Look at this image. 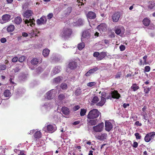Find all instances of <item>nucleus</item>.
Instances as JSON below:
<instances>
[{
	"mask_svg": "<svg viewBox=\"0 0 155 155\" xmlns=\"http://www.w3.org/2000/svg\"><path fill=\"white\" fill-rule=\"evenodd\" d=\"M100 112L96 109L91 110L87 116L88 119H94L97 118L100 115Z\"/></svg>",
	"mask_w": 155,
	"mask_h": 155,
	"instance_id": "1",
	"label": "nucleus"
},
{
	"mask_svg": "<svg viewBox=\"0 0 155 155\" xmlns=\"http://www.w3.org/2000/svg\"><path fill=\"white\" fill-rule=\"evenodd\" d=\"M71 33L72 31L70 28H64L62 31L60 35L63 38H67L70 37Z\"/></svg>",
	"mask_w": 155,
	"mask_h": 155,
	"instance_id": "2",
	"label": "nucleus"
},
{
	"mask_svg": "<svg viewBox=\"0 0 155 155\" xmlns=\"http://www.w3.org/2000/svg\"><path fill=\"white\" fill-rule=\"evenodd\" d=\"M120 97V95L118 91L114 90L110 91L109 95L106 97V98L107 99H110L111 100H112L113 98L118 99Z\"/></svg>",
	"mask_w": 155,
	"mask_h": 155,
	"instance_id": "3",
	"label": "nucleus"
},
{
	"mask_svg": "<svg viewBox=\"0 0 155 155\" xmlns=\"http://www.w3.org/2000/svg\"><path fill=\"white\" fill-rule=\"evenodd\" d=\"M95 137L97 140L102 141H104L107 139V134L105 133H101L97 134L95 135Z\"/></svg>",
	"mask_w": 155,
	"mask_h": 155,
	"instance_id": "4",
	"label": "nucleus"
},
{
	"mask_svg": "<svg viewBox=\"0 0 155 155\" xmlns=\"http://www.w3.org/2000/svg\"><path fill=\"white\" fill-rule=\"evenodd\" d=\"M56 93V91L55 90L52 89L47 92L45 98L48 100L52 99L54 97Z\"/></svg>",
	"mask_w": 155,
	"mask_h": 155,
	"instance_id": "5",
	"label": "nucleus"
},
{
	"mask_svg": "<svg viewBox=\"0 0 155 155\" xmlns=\"http://www.w3.org/2000/svg\"><path fill=\"white\" fill-rule=\"evenodd\" d=\"M104 127L103 123H101L93 127V130L96 132H100L102 131Z\"/></svg>",
	"mask_w": 155,
	"mask_h": 155,
	"instance_id": "6",
	"label": "nucleus"
},
{
	"mask_svg": "<svg viewBox=\"0 0 155 155\" xmlns=\"http://www.w3.org/2000/svg\"><path fill=\"white\" fill-rule=\"evenodd\" d=\"M84 23V21L83 19L78 18L74 20L73 24L74 26L81 25H83Z\"/></svg>",
	"mask_w": 155,
	"mask_h": 155,
	"instance_id": "7",
	"label": "nucleus"
},
{
	"mask_svg": "<svg viewBox=\"0 0 155 155\" xmlns=\"http://www.w3.org/2000/svg\"><path fill=\"white\" fill-rule=\"evenodd\" d=\"M77 66V64L76 62L74 61L70 62L68 65V68L67 69L66 71L68 72H69L70 69L71 70L75 69L76 68Z\"/></svg>",
	"mask_w": 155,
	"mask_h": 155,
	"instance_id": "8",
	"label": "nucleus"
},
{
	"mask_svg": "<svg viewBox=\"0 0 155 155\" xmlns=\"http://www.w3.org/2000/svg\"><path fill=\"white\" fill-rule=\"evenodd\" d=\"M97 28L101 32L105 31L107 30V26L105 23H101L97 27Z\"/></svg>",
	"mask_w": 155,
	"mask_h": 155,
	"instance_id": "9",
	"label": "nucleus"
},
{
	"mask_svg": "<svg viewBox=\"0 0 155 155\" xmlns=\"http://www.w3.org/2000/svg\"><path fill=\"white\" fill-rule=\"evenodd\" d=\"M2 20L1 21V23L3 24L10 21L11 16L8 14L3 15L2 17Z\"/></svg>",
	"mask_w": 155,
	"mask_h": 155,
	"instance_id": "10",
	"label": "nucleus"
},
{
	"mask_svg": "<svg viewBox=\"0 0 155 155\" xmlns=\"http://www.w3.org/2000/svg\"><path fill=\"white\" fill-rule=\"evenodd\" d=\"M113 125L110 122L108 121H106L105 122V130L106 131L109 132L113 128Z\"/></svg>",
	"mask_w": 155,
	"mask_h": 155,
	"instance_id": "11",
	"label": "nucleus"
},
{
	"mask_svg": "<svg viewBox=\"0 0 155 155\" xmlns=\"http://www.w3.org/2000/svg\"><path fill=\"white\" fill-rule=\"evenodd\" d=\"M48 131L51 133H53L56 130V127L55 125H47L46 127Z\"/></svg>",
	"mask_w": 155,
	"mask_h": 155,
	"instance_id": "12",
	"label": "nucleus"
},
{
	"mask_svg": "<svg viewBox=\"0 0 155 155\" xmlns=\"http://www.w3.org/2000/svg\"><path fill=\"white\" fill-rule=\"evenodd\" d=\"M25 23L27 24V25L28 26L29 25H30L31 27H33L34 26L35 24L34 22L35 21L34 19L32 18V19L29 18V19H25L24 21Z\"/></svg>",
	"mask_w": 155,
	"mask_h": 155,
	"instance_id": "13",
	"label": "nucleus"
},
{
	"mask_svg": "<svg viewBox=\"0 0 155 155\" xmlns=\"http://www.w3.org/2000/svg\"><path fill=\"white\" fill-rule=\"evenodd\" d=\"M90 37V34L89 31H84L82 34L81 40L82 41H84L89 38Z\"/></svg>",
	"mask_w": 155,
	"mask_h": 155,
	"instance_id": "14",
	"label": "nucleus"
},
{
	"mask_svg": "<svg viewBox=\"0 0 155 155\" xmlns=\"http://www.w3.org/2000/svg\"><path fill=\"white\" fill-rule=\"evenodd\" d=\"M120 14L119 12H117L113 15L112 16L113 21L114 22L117 21L120 17Z\"/></svg>",
	"mask_w": 155,
	"mask_h": 155,
	"instance_id": "15",
	"label": "nucleus"
},
{
	"mask_svg": "<svg viewBox=\"0 0 155 155\" xmlns=\"http://www.w3.org/2000/svg\"><path fill=\"white\" fill-rule=\"evenodd\" d=\"M46 21L47 20L45 17L42 16L37 20V22L38 25H41L46 23Z\"/></svg>",
	"mask_w": 155,
	"mask_h": 155,
	"instance_id": "16",
	"label": "nucleus"
},
{
	"mask_svg": "<svg viewBox=\"0 0 155 155\" xmlns=\"http://www.w3.org/2000/svg\"><path fill=\"white\" fill-rule=\"evenodd\" d=\"M124 31V29L123 26H119L115 30L116 33L118 35H120L121 34H123Z\"/></svg>",
	"mask_w": 155,
	"mask_h": 155,
	"instance_id": "17",
	"label": "nucleus"
},
{
	"mask_svg": "<svg viewBox=\"0 0 155 155\" xmlns=\"http://www.w3.org/2000/svg\"><path fill=\"white\" fill-rule=\"evenodd\" d=\"M96 14L95 13L93 12H89L87 15V17L89 19H94L96 17Z\"/></svg>",
	"mask_w": 155,
	"mask_h": 155,
	"instance_id": "18",
	"label": "nucleus"
},
{
	"mask_svg": "<svg viewBox=\"0 0 155 155\" xmlns=\"http://www.w3.org/2000/svg\"><path fill=\"white\" fill-rule=\"evenodd\" d=\"M61 67L60 66H56L53 68L51 72L52 75H54L58 74L60 71Z\"/></svg>",
	"mask_w": 155,
	"mask_h": 155,
	"instance_id": "19",
	"label": "nucleus"
},
{
	"mask_svg": "<svg viewBox=\"0 0 155 155\" xmlns=\"http://www.w3.org/2000/svg\"><path fill=\"white\" fill-rule=\"evenodd\" d=\"M33 12L31 10H27L24 12L23 16L24 17L28 18L31 16Z\"/></svg>",
	"mask_w": 155,
	"mask_h": 155,
	"instance_id": "20",
	"label": "nucleus"
},
{
	"mask_svg": "<svg viewBox=\"0 0 155 155\" xmlns=\"http://www.w3.org/2000/svg\"><path fill=\"white\" fill-rule=\"evenodd\" d=\"M87 121L89 124L91 125H94L96 124L97 122V120L95 119H88L87 120Z\"/></svg>",
	"mask_w": 155,
	"mask_h": 155,
	"instance_id": "21",
	"label": "nucleus"
},
{
	"mask_svg": "<svg viewBox=\"0 0 155 155\" xmlns=\"http://www.w3.org/2000/svg\"><path fill=\"white\" fill-rule=\"evenodd\" d=\"M107 56V53L105 52H102L100 53L99 57L97 58L98 61L103 59L105 56Z\"/></svg>",
	"mask_w": 155,
	"mask_h": 155,
	"instance_id": "22",
	"label": "nucleus"
},
{
	"mask_svg": "<svg viewBox=\"0 0 155 155\" xmlns=\"http://www.w3.org/2000/svg\"><path fill=\"white\" fill-rule=\"evenodd\" d=\"M149 136L150 137V141L155 140V132H152L148 133Z\"/></svg>",
	"mask_w": 155,
	"mask_h": 155,
	"instance_id": "23",
	"label": "nucleus"
},
{
	"mask_svg": "<svg viewBox=\"0 0 155 155\" xmlns=\"http://www.w3.org/2000/svg\"><path fill=\"white\" fill-rule=\"evenodd\" d=\"M41 60L40 59H38L37 58H35L32 59L31 61L32 64L33 65H36L38 63L41 62Z\"/></svg>",
	"mask_w": 155,
	"mask_h": 155,
	"instance_id": "24",
	"label": "nucleus"
},
{
	"mask_svg": "<svg viewBox=\"0 0 155 155\" xmlns=\"http://www.w3.org/2000/svg\"><path fill=\"white\" fill-rule=\"evenodd\" d=\"M106 102V99L103 97H101V101L97 104V105L98 106H102L105 104Z\"/></svg>",
	"mask_w": 155,
	"mask_h": 155,
	"instance_id": "25",
	"label": "nucleus"
},
{
	"mask_svg": "<svg viewBox=\"0 0 155 155\" xmlns=\"http://www.w3.org/2000/svg\"><path fill=\"white\" fill-rule=\"evenodd\" d=\"M62 111L63 113L65 115H68L69 113V109L66 107H62Z\"/></svg>",
	"mask_w": 155,
	"mask_h": 155,
	"instance_id": "26",
	"label": "nucleus"
},
{
	"mask_svg": "<svg viewBox=\"0 0 155 155\" xmlns=\"http://www.w3.org/2000/svg\"><path fill=\"white\" fill-rule=\"evenodd\" d=\"M50 50L48 48H45L43 50L42 54L44 57H47L49 53Z\"/></svg>",
	"mask_w": 155,
	"mask_h": 155,
	"instance_id": "27",
	"label": "nucleus"
},
{
	"mask_svg": "<svg viewBox=\"0 0 155 155\" xmlns=\"http://www.w3.org/2000/svg\"><path fill=\"white\" fill-rule=\"evenodd\" d=\"M52 105L51 103H49L48 102H46L45 103L43 107L47 110H49L51 109L52 107Z\"/></svg>",
	"mask_w": 155,
	"mask_h": 155,
	"instance_id": "28",
	"label": "nucleus"
},
{
	"mask_svg": "<svg viewBox=\"0 0 155 155\" xmlns=\"http://www.w3.org/2000/svg\"><path fill=\"white\" fill-rule=\"evenodd\" d=\"M14 21L15 24H19L21 22L22 19L20 17L18 16L15 18Z\"/></svg>",
	"mask_w": 155,
	"mask_h": 155,
	"instance_id": "29",
	"label": "nucleus"
},
{
	"mask_svg": "<svg viewBox=\"0 0 155 155\" xmlns=\"http://www.w3.org/2000/svg\"><path fill=\"white\" fill-rule=\"evenodd\" d=\"M14 25H11L8 27L7 30L8 32H12L14 30Z\"/></svg>",
	"mask_w": 155,
	"mask_h": 155,
	"instance_id": "30",
	"label": "nucleus"
},
{
	"mask_svg": "<svg viewBox=\"0 0 155 155\" xmlns=\"http://www.w3.org/2000/svg\"><path fill=\"white\" fill-rule=\"evenodd\" d=\"M4 94L5 97H11L12 94L10 91L8 90H6L4 92Z\"/></svg>",
	"mask_w": 155,
	"mask_h": 155,
	"instance_id": "31",
	"label": "nucleus"
},
{
	"mask_svg": "<svg viewBox=\"0 0 155 155\" xmlns=\"http://www.w3.org/2000/svg\"><path fill=\"white\" fill-rule=\"evenodd\" d=\"M143 22L144 25L148 26L150 23V20L147 18H145L143 20Z\"/></svg>",
	"mask_w": 155,
	"mask_h": 155,
	"instance_id": "32",
	"label": "nucleus"
},
{
	"mask_svg": "<svg viewBox=\"0 0 155 155\" xmlns=\"http://www.w3.org/2000/svg\"><path fill=\"white\" fill-rule=\"evenodd\" d=\"M148 4V7L150 9H152L155 6V3L153 2L150 1Z\"/></svg>",
	"mask_w": 155,
	"mask_h": 155,
	"instance_id": "33",
	"label": "nucleus"
},
{
	"mask_svg": "<svg viewBox=\"0 0 155 155\" xmlns=\"http://www.w3.org/2000/svg\"><path fill=\"white\" fill-rule=\"evenodd\" d=\"M85 46V44L83 42H82L78 44V48L79 50H82Z\"/></svg>",
	"mask_w": 155,
	"mask_h": 155,
	"instance_id": "34",
	"label": "nucleus"
},
{
	"mask_svg": "<svg viewBox=\"0 0 155 155\" xmlns=\"http://www.w3.org/2000/svg\"><path fill=\"white\" fill-rule=\"evenodd\" d=\"M139 87L136 84H133L131 87V88L134 91H136L139 89Z\"/></svg>",
	"mask_w": 155,
	"mask_h": 155,
	"instance_id": "35",
	"label": "nucleus"
},
{
	"mask_svg": "<svg viewBox=\"0 0 155 155\" xmlns=\"http://www.w3.org/2000/svg\"><path fill=\"white\" fill-rule=\"evenodd\" d=\"M72 10V8L70 7H68L64 11V14L66 15H69L71 13Z\"/></svg>",
	"mask_w": 155,
	"mask_h": 155,
	"instance_id": "36",
	"label": "nucleus"
},
{
	"mask_svg": "<svg viewBox=\"0 0 155 155\" xmlns=\"http://www.w3.org/2000/svg\"><path fill=\"white\" fill-rule=\"evenodd\" d=\"M41 133L40 131H37L34 134V137L36 138H39L41 137Z\"/></svg>",
	"mask_w": 155,
	"mask_h": 155,
	"instance_id": "37",
	"label": "nucleus"
},
{
	"mask_svg": "<svg viewBox=\"0 0 155 155\" xmlns=\"http://www.w3.org/2000/svg\"><path fill=\"white\" fill-rule=\"evenodd\" d=\"M65 94H60L58 97V98L60 101H62L65 99Z\"/></svg>",
	"mask_w": 155,
	"mask_h": 155,
	"instance_id": "38",
	"label": "nucleus"
},
{
	"mask_svg": "<svg viewBox=\"0 0 155 155\" xmlns=\"http://www.w3.org/2000/svg\"><path fill=\"white\" fill-rule=\"evenodd\" d=\"M99 100V99L98 97L97 96H95L92 99L91 102L93 104H95L97 103Z\"/></svg>",
	"mask_w": 155,
	"mask_h": 155,
	"instance_id": "39",
	"label": "nucleus"
},
{
	"mask_svg": "<svg viewBox=\"0 0 155 155\" xmlns=\"http://www.w3.org/2000/svg\"><path fill=\"white\" fill-rule=\"evenodd\" d=\"M141 115L143 117V118L144 119V121L145 122L147 120L148 116L147 114L145 112H142Z\"/></svg>",
	"mask_w": 155,
	"mask_h": 155,
	"instance_id": "40",
	"label": "nucleus"
},
{
	"mask_svg": "<svg viewBox=\"0 0 155 155\" xmlns=\"http://www.w3.org/2000/svg\"><path fill=\"white\" fill-rule=\"evenodd\" d=\"M144 92L145 94H147L151 89V87H144Z\"/></svg>",
	"mask_w": 155,
	"mask_h": 155,
	"instance_id": "41",
	"label": "nucleus"
},
{
	"mask_svg": "<svg viewBox=\"0 0 155 155\" xmlns=\"http://www.w3.org/2000/svg\"><path fill=\"white\" fill-rule=\"evenodd\" d=\"M62 78L58 77L54 79V81L56 83H58L60 82V81L62 79Z\"/></svg>",
	"mask_w": 155,
	"mask_h": 155,
	"instance_id": "42",
	"label": "nucleus"
},
{
	"mask_svg": "<svg viewBox=\"0 0 155 155\" xmlns=\"http://www.w3.org/2000/svg\"><path fill=\"white\" fill-rule=\"evenodd\" d=\"M86 112V110L83 109H81L80 113V115L81 116H84Z\"/></svg>",
	"mask_w": 155,
	"mask_h": 155,
	"instance_id": "43",
	"label": "nucleus"
},
{
	"mask_svg": "<svg viewBox=\"0 0 155 155\" xmlns=\"http://www.w3.org/2000/svg\"><path fill=\"white\" fill-rule=\"evenodd\" d=\"M149 137H150L148 135V134H147L146 135L144 138V140L146 142H148L150 141V139Z\"/></svg>",
	"mask_w": 155,
	"mask_h": 155,
	"instance_id": "44",
	"label": "nucleus"
},
{
	"mask_svg": "<svg viewBox=\"0 0 155 155\" xmlns=\"http://www.w3.org/2000/svg\"><path fill=\"white\" fill-rule=\"evenodd\" d=\"M98 70V68L97 67H95L93 69H90L89 71H90L91 74H92L95 72V71H97Z\"/></svg>",
	"mask_w": 155,
	"mask_h": 155,
	"instance_id": "45",
	"label": "nucleus"
},
{
	"mask_svg": "<svg viewBox=\"0 0 155 155\" xmlns=\"http://www.w3.org/2000/svg\"><path fill=\"white\" fill-rule=\"evenodd\" d=\"M31 35V36L32 37H33L34 36H37V34L36 32L33 30L31 31H30V32L29 33Z\"/></svg>",
	"mask_w": 155,
	"mask_h": 155,
	"instance_id": "46",
	"label": "nucleus"
},
{
	"mask_svg": "<svg viewBox=\"0 0 155 155\" xmlns=\"http://www.w3.org/2000/svg\"><path fill=\"white\" fill-rule=\"evenodd\" d=\"M100 53L98 52H95L93 53V56L94 57L96 58L97 59V58L99 56Z\"/></svg>",
	"mask_w": 155,
	"mask_h": 155,
	"instance_id": "47",
	"label": "nucleus"
},
{
	"mask_svg": "<svg viewBox=\"0 0 155 155\" xmlns=\"http://www.w3.org/2000/svg\"><path fill=\"white\" fill-rule=\"evenodd\" d=\"M61 87L62 89H65L67 88V86L66 84L62 83L61 85Z\"/></svg>",
	"mask_w": 155,
	"mask_h": 155,
	"instance_id": "48",
	"label": "nucleus"
},
{
	"mask_svg": "<svg viewBox=\"0 0 155 155\" xmlns=\"http://www.w3.org/2000/svg\"><path fill=\"white\" fill-rule=\"evenodd\" d=\"M134 135L137 139H141V136L140 135L139 133H135L134 134Z\"/></svg>",
	"mask_w": 155,
	"mask_h": 155,
	"instance_id": "49",
	"label": "nucleus"
},
{
	"mask_svg": "<svg viewBox=\"0 0 155 155\" xmlns=\"http://www.w3.org/2000/svg\"><path fill=\"white\" fill-rule=\"evenodd\" d=\"M25 59V57L24 56L20 57L18 59L19 62H23Z\"/></svg>",
	"mask_w": 155,
	"mask_h": 155,
	"instance_id": "50",
	"label": "nucleus"
},
{
	"mask_svg": "<svg viewBox=\"0 0 155 155\" xmlns=\"http://www.w3.org/2000/svg\"><path fill=\"white\" fill-rule=\"evenodd\" d=\"M81 91L80 88H78L75 91V94L76 95H79L81 94Z\"/></svg>",
	"mask_w": 155,
	"mask_h": 155,
	"instance_id": "51",
	"label": "nucleus"
},
{
	"mask_svg": "<svg viewBox=\"0 0 155 155\" xmlns=\"http://www.w3.org/2000/svg\"><path fill=\"white\" fill-rule=\"evenodd\" d=\"M96 84V83L94 82H89L87 83V86L89 87H92L94 86Z\"/></svg>",
	"mask_w": 155,
	"mask_h": 155,
	"instance_id": "52",
	"label": "nucleus"
},
{
	"mask_svg": "<svg viewBox=\"0 0 155 155\" xmlns=\"http://www.w3.org/2000/svg\"><path fill=\"white\" fill-rule=\"evenodd\" d=\"M144 68V71L147 72H149L150 69V67L149 66H146Z\"/></svg>",
	"mask_w": 155,
	"mask_h": 155,
	"instance_id": "53",
	"label": "nucleus"
},
{
	"mask_svg": "<svg viewBox=\"0 0 155 155\" xmlns=\"http://www.w3.org/2000/svg\"><path fill=\"white\" fill-rule=\"evenodd\" d=\"M18 60V58L17 57H14L12 59V61L13 62H15Z\"/></svg>",
	"mask_w": 155,
	"mask_h": 155,
	"instance_id": "54",
	"label": "nucleus"
},
{
	"mask_svg": "<svg viewBox=\"0 0 155 155\" xmlns=\"http://www.w3.org/2000/svg\"><path fill=\"white\" fill-rule=\"evenodd\" d=\"M125 46L124 45H121L120 46V50L121 51H123L125 50Z\"/></svg>",
	"mask_w": 155,
	"mask_h": 155,
	"instance_id": "55",
	"label": "nucleus"
},
{
	"mask_svg": "<svg viewBox=\"0 0 155 155\" xmlns=\"http://www.w3.org/2000/svg\"><path fill=\"white\" fill-rule=\"evenodd\" d=\"M135 125L137 126H142V124L140 123L139 121H137L135 123Z\"/></svg>",
	"mask_w": 155,
	"mask_h": 155,
	"instance_id": "56",
	"label": "nucleus"
},
{
	"mask_svg": "<svg viewBox=\"0 0 155 155\" xmlns=\"http://www.w3.org/2000/svg\"><path fill=\"white\" fill-rule=\"evenodd\" d=\"M138 146V143L136 142H134L133 143V144L132 145L133 147L134 148H136Z\"/></svg>",
	"mask_w": 155,
	"mask_h": 155,
	"instance_id": "57",
	"label": "nucleus"
},
{
	"mask_svg": "<svg viewBox=\"0 0 155 155\" xmlns=\"http://www.w3.org/2000/svg\"><path fill=\"white\" fill-rule=\"evenodd\" d=\"M10 83L13 86H14L15 85V83L13 81V79L12 78H10L9 79Z\"/></svg>",
	"mask_w": 155,
	"mask_h": 155,
	"instance_id": "58",
	"label": "nucleus"
},
{
	"mask_svg": "<svg viewBox=\"0 0 155 155\" xmlns=\"http://www.w3.org/2000/svg\"><path fill=\"white\" fill-rule=\"evenodd\" d=\"M80 108V107L79 105H76L74 107L73 109L74 111H76L78 110Z\"/></svg>",
	"mask_w": 155,
	"mask_h": 155,
	"instance_id": "59",
	"label": "nucleus"
},
{
	"mask_svg": "<svg viewBox=\"0 0 155 155\" xmlns=\"http://www.w3.org/2000/svg\"><path fill=\"white\" fill-rule=\"evenodd\" d=\"M121 74L120 72H118L115 75V78H119L120 77Z\"/></svg>",
	"mask_w": 155,
	"mask_h": 155,
	"instance_id": "60",
	"label": "nucleus"
},
{
	"mask_svg": "<svg viewBox=\"0 0 155 155\" xmlns=\"http://www.w3.org/2000/svg\"><path fill=\"white\" fill-rule=\"evenodd\" d=\"M53 16L52 13H49L47 15L48 18V19H51Z\"/></svg>",
	"mask_w": 155,
	"mask_h": 155,
	"instance_id": "61",
	"label": "nucleus"
},
{
	"mask_svg": "<svg viewBox=\"0 0 155 155\" xmlns=\"http://www.w3.org/2000/svg\"><path fill=\"white\" fill-rule=\"evenodd\" d=\"M6 68V66L4 64H2L1 66V70H5Z\"/></svg>",
	"mask_w": 155,
	"mask_h": 155,
	"instance_id": "62",
	"label": "nucleus"
},
{
	"mask_svg": "<svg viewBox=\"0 0 155 155\" xmlns=\"http://www.w3.org/2000/svg\"><path fill=\"white\" fill-rule=\"evenodd\" d=\"M6 39L5 38H2L1 39V42L2 43H4L6 42Z\"/></svg>",
	"mask_w": 155,
	"mask_h": 155,
	"instance_id": "63",
	"label": "nucleus"
},
{
	"mask_svg": "<svg viewBox=\"0 0 155 155\" xmlns=\"http://www.w3.org/2000/svg\"><path fill=\"white\" fill-rule=\"evenodd\" d=\"M129 104H126V103H124V104H123V107L124 108H127V107H128L129 106Z\"/></svg>",
	"mask_w": 155,
	"mask_h": 155,
	"instance_id": "64",
	"label": "nucleus"
}]
</instances>
